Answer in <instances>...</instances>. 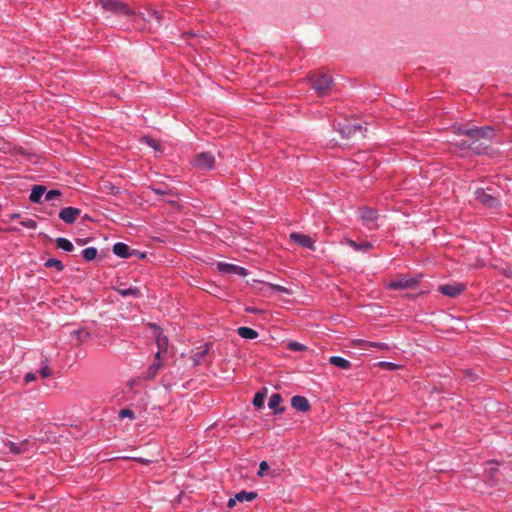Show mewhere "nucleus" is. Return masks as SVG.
Instances as JSON below:
<instances>
[{
	"label": "nucleus",
	"instance_id": "ea45409f",
	"mask_svg": "<svg viewBox=\"0 0 512 512\" xmlns=\"http://www.w3.org/2000/svg\"><path fill=\"white\" fill-rule=\"evenodd\" d=\"M269 469V465L266 461H262L259 465L258 476H264L265 472Z\"/></svg>",
	"mask_w": 512,
	"mask_h": 512
},
{
	"label": "nucleus",
	"instance_id": "7c9ffc66",
	"mask_svg": "<svg viewBox=\"0 0 512 512\" xmlns=\"http://www.w3.org/2000/svg\"><path fill=\"white\" fill-rule=\"evenodd\" d=\"M142 141L145 142L146 144H148L150 147H152L155 150H159L160 149L159 142L157 140L151 138V137L144 136L142 138Z\"/></svg>",
	"mask_w": 512,
	"mask_h": 512
},
{
	"label": "nucleus",
	"instance_id": "37998d69",
	"mask_svg": "<svg viewBox=\"0 0 512 512\" xmlns=\"http://www.w3.org/2000/svg\"><path fill=\"white\" fill-rule=\"evenodd\" d=\"M236 502H238V500L236 499V495H235L233 498H230L228 500L227 506L229 508H232V507H234L236 505Z\"/></svg>",
	"mask_w": 512,
	"mask_h": 512
},
{
	"label": "nucleus",
	"instance_id": "72a5a7b5",
	"mask_svg": "<svg viewBox=\"0 0 512 512\" xmlns=\"http://www.w3.org/2000/svg\"><path fill=\"white\" fill-rule=\"evenodd\" d=\"M119 294L126 297V296H130V295H137L139 293V290L138 288H126V289H119L118 290Z\"/></svg>",
	"mask_w": 512,
	"mask_h": 512
},
{
	"label": "nucleus",
	"instance_id": "58836bf2",
	"mask_svg": "<svg viewBox=\"0 0 512 512\" xmlns=\"http://www.w3.org/2000/svg\"><path fill=\"white\" fill-rule=\"evenodd\" d=\"M151 190L156 194V195H167V194H172L171 190H167L166 188H162V187H151Z\"/></svg>",
	"mask_w": 512,
	"mask_h": 512
},
{
	"label": "nucleus",
	"instance_id": "5701e85b",
	"mask_svg": "<svg viewBox=\"0 0 512 512\" xmlns=\"http://www.w3.org/2000/svg\"><path fill=\"white\" fill-rule=\"evenodd\" d=\"M235 495H236V499L238 500V502H244V501L251 502L257 497V493L254 491H250V492L241 491V492L236 493Z\"/></svg>",
	"mask_w": 512,
	"mask_h": 512
},
{
	"label": "nucleus",
	"instance_id": "4468645a",
	"mask_svg": "<svg viewBox=\"0 0 512 512\" xmlns=\"http://www.w3.org/2000/svg\"><path fill=\"white\" fill-rule=\"evenodd\" d=\"M211 349V344L206 343L201 347H198L195 352L192 354V360L194 365H200L203 362V358L209 353Z\"/></svg>",
	"mask_w": 512,
	"mask_h": 512
},
{
	"label": "nucleus",
	"instance_id": "423d86ee",
	"mask_svg": "<svg viewBox=\"0 0 512 512\" xmlns=\"http://www.w3.org/2000/svg\"><path fill=\"white\" fill-rule=\"evenodd\" d=\"M216 267L219 272L224 274H237L241 277H245L248 275V270L246 268L235 264L218 262L216 264Z\"/></svg>",
	"mask_w": 512,
	"mask_h": 512
},
{
	"label": "nucleus",
	"instance_id": "9b49d317",
	"mask_svg": "<svg viewBox=\"0 0 512 512\" xmlns=\"http://www.w3.org/2000/svg\"><path fill=\"white\" fill-rule=\"evenodd\" d=\"M81 210L75 207H65L59 212V218L66 224H73L80 215Z\"/></svg>",
	"mask_w": 512,
	"mask_h": 512
},
{
	"label": "nucleus",
	"instance_id": "bb28decb",
	"mask_svg": "<svg viewBox=\"0 0 512 512\" xmlns=\"http://www.w3.org/2000/svg\"><path fill=\"white\" fill-rule=\"evenodd\" d=\"M44 266L47 268H55V269H57V271H62L64 269L63 263L60 260L55 259V258L48 259L45 262Z\"/></svg>",
	"mask_w": 512,
	"mask_h": 512
},
{
	"label": "nucleus",
	"instance_id": "c756f323",
	"mask_svg": "<svg viewBox=\"0 0 512 512\" xmlns=\"http://www.w3.org/2000/svg\"><path fill=\"white\" fill-rule=\"evenodd\" d=\"M287 347L291 351H299V352L305 351L307 349V347L305 345H303L302 343L296 342V341L289 342Z\"/></svg>",
	"mask_w": 512,
	"mask_h": 512
},
{
	"label": "nucleus",
	"instance_id": "4c0bfd02",
	"mask_svg": "<svg viewBox=\"0 0 512 512\" xmlns=\"http://www.w3.org/2000/svg\"><path fill=\"white\" fill-rule=\"evenodd\" d=\"M40 374L43 378H47L51 375V369L47 363V360L44 362L43 366L40 369Z\"/></svg>",
	"mask_w": 512,
	"mask_h": 512
},
{
	"label": "nucleus",
	"instance_id": "473e14b6",
	"mask_svg": "<svg viewBox=\"0 0 512 512\" xmlns=\"http://www.w3.org/2000/svg\"><path fill=\"white\" fill-rule=\"evenodd\" d=\"M118 416L120 419H124V418L135 419V413L131 409H127V408L120 410Z\"/></svg>",
	"mask_w": 512,
	"mask_h": 512
},
{
	"label": "nucleus",
	"instance_id": "aec40b11",
	"mask_svg": "<svg viewBox=\"0 0 512 512\" xmlns=\"http://www.w3.org/2000/svg\"><path fill=\"white\" fill-rule=\"evenodd\" d=\"M281 402H282V398H281L280 394L274 393L269 398L268 406H269V408L274 409L275 413H281V412H283V408H278V406L280 405Z\"/></svg>",
	"mask_w": 512,
	"mask_h": 512
},
{
	"label": "nucleus",
	"instance_id": "6ab92c4d",
	"mask_svg": "<svg viewBox=\"0 0 512 512\" xmlns=\"http://www.w3.org/2000/svg\"><path fill=\"white\" fill-rule=\"evenodd\" d=\"M329 363L341 369H349L351 367L350 361L340 356H331Z\"/></svg>",
	"mask_w": 512,
	"mask_h": 512
},
{
	"label": "nucleus",
	"instance_id": "7ed1b4c3",
	"mask_svg": "<svg viewBox=\"0 0 512 512\" xmlns=\"http://www.w3.org/2000/svg\"><path fill=\"white\" fill-rule=\"evenodd\" d=\"M311 86L316 91L318 96H323L327 93L332 84V79L326 74L313 75L310 78Z\"/></svg>",
	"mask_w": 512,
	"mask_h": 512
},
{
	"label": "nucleus",
	"instance_id": "0eeeda50",
	"mask_svg": "<svg viewBox=\"0 0 512 512\" xmlns=\"http://www.w3.org/2000/svg\"><path fill=\"white\" fill-rule=\"evenodd\" d=\"M418 283L419 282L416 278H409L404 276L389 282L388 288L392 290L415 288Z\"/></svg>",
	"mask_w": 512,
	"mask_h": 512
},
{
	"label": "nucleus",
	"instance_id": "2f4dec72",
	"mask_svg": "<svg viewBox=\"0 0 512 512\" xmlns=\"http://www.w3.org/2000/svg\"><path fill=\"white\" fill-rule=\"evenodd\" d=\"M378 366L383 368V369L390 370V371H394V370H397L399 368L398 364H395V363H392V362H386V361L379 362Z\"/></svg>",
	"mask_w": 512,
	"mask_h": 512
},
{
	"label": "nucleus",
	"instance_id": "412c9836",
	"mask_svg": "<svg viewBox=\"0 0 512 512\" xmlns=\"http://www.w3.org/2000/svg\"><path fill=\"white\" fill-rule=\"evenodd\" d=\"M237 332L244 339H255L258 337V332L249 327H239Z\"/></svg>",
	"mask_w": 512,
	"mask_h": 512
},
{
	"label": "nucleus",
	"instance_id": "f8f14e48",
	"mask_svg": "<svg viewBox=\"0 0 512 512\" xmlns=\"http://www.w3.org/2000/svg\"><path fill=\"white\" fill-rule=\"evenodd\" d=\"M377 211L372 208H363L360 210V219L363 224L372 228L377 220Z\"/></svg>",
	"mask_w": 512,
	"mask_h": 512
},
{
	"label": "nucleus",
	"instance_id": "f3484780",
	"mask_svg": "<svg viewBox=\"0 0 512 512\" xmlns=\"http://www.w3.org/2000/svg\"><path fill=\"white\" fill-rule=\"evenodd\" d=\"M345 243L347 245H349L352 249L356 250V251L367 252V251H369L373 247L372 243L367 242V241L359 244V243L355 242L352 239H346Z\"/></svg>",
	"mask_w": 512,
	"mask_h": 512
},
{
	"label": "nucleus",
	"instance_id": "f257e3e1",
	"mask_svg": "<svg viewBox=\"0 0 512 512\" xmlns=\"http://www.w3.org/2000/svg\"><path fill=\"white\" fill-rule=\"evenodd\" d=\"M454 130L455 133L458 135H466L475 140H478L480 138H487L491 135L493 131L492 128L489 126L467 128L462 125L454 126Z\"/></svg>",
	"mask_w": 512,
	"mask_h": 512
},
{
	"label": "nucleus",
	"instance_id": "b1692460",
	"mask_svg": "<svg viewBox=\"0 0 512 512\" xmlns=\"http://www.w3.org/2000/svg\"><path fill=\"white\" fill-rule=\"evenodd\" d=\"M56 245H57V248L59 249H62L66 252H71L74 248L73 244L71 243V241H69L68 239L64 238V237H59L56 239Z\"/></svg>",
	"mask_w": 512,
	"mask_h": 512
},
{
	"label": "nucleus",
	"instance_id": "ddd939ff",
	"mask_svg": "<svg viewBox=\"0 0 512 512\" xmlns=\"http://www.w3.org/2000/svg\"><path fill=\"white\" fill-rule=\"evenodd\" d=\"M291 406L300 412H307L310 409V403L304 396H293L291 399Z\"/></svg>",
	"mask_w": 512,
	"mask_h": 512
},
{
	"label": "nucleus",
	"instance_id": "a18cd8bd",
	"mask_svg": "<svg viewBox=\"0 0 512 512\" xmlns=\"http://www.w3.org/2000/svg\"><path fill=\"white\" fill-rule=\"evenodd\" d=\"M458 146H459L460 148H463V149H464V148H469V147H470V145H468L466 142H462V143L458 144Z\"/></svg>",
	"mask_w": 512,
	"mask_h": 512
},
{
	"label": "nucleus",
	"instance_id": "39448f33",
	"mask_svg": "<svg viewBox=\"0 0 512 512\" xmlns=\"http://www.w3.org/2000/svg\"><path fill=\"white\" fill-rule=\"evenodd\" d=\"M193 164L199 170L209 171L215 166V158L209 152H202L196 155Z\"/></svg>",
	"mask_w": 512,
	"mask_h": 512
},
{
	"label": "nucleus",
	"instance_id": "cd10ccee",
	"mask_svg": "<svg viewBox=\"0 0 512 512\" xmlns=\"http://www.w3.org/2000/svg\"><path fill=\"white\" fill-rule=\"evenodd\" d=\"M265 285L273 291H277V292L284 293L287 295L292 294V291L284 286H281L278 284H272V283H265Z\"/></svg>",
	"mask_w": 512,
	"mask_h": 512
},
{
	"label": "nucleus",
	"instance_id": "20e7f679",
	"mask_svg": "<svg viewBox=\"0 0 512 512\" xmlns=\"http://www.w3.org/2000/svg\"><path fill=\"white\" fill-rule=\"evenodd\" d=\"M151 329L153 330V337L155 339V343L158 346V351L155 354L156 359H160L162 353H165L168 348V338L165 336L161 330V328L155 324H150Z\"/></svg>",
	"mask_w": 512,
	"mask_h": 512
},
{
	"label": "nucleus",
	"instance_id": "a19ab883",
	"mask_svg": "<svg viewBox=\"0 0 512 512\" xmlns=\"http://www.w3.org/2000/svg\"><path fill=\"white\" fill-rule=\"evenodd\" d=\"M24 379H25V382H26V383H29V382H32V381H34V380L36 379V375H35L34 373H31V372H30V373H27V374L25 375V378H24Z\"/></svg>",
	"mask_w": 512,
	"mask_h": 512
},
{
	"label": "nucleus",
	"instance_id": "de8ad7c7",
	"mask_svg": "<svg viewBox=\"0 0 512 512\" xmlns=\"http://www.w3.org/2000/svg\"><path fill=\"white\" fill-rule=\"evenodd\" d=\"M145 256H146V255H145L144 253L139 254V257H141V258H145Z\"/></svg>",
	"mask_w": 512,
	"mask_h": 512
},
{
	"label": "nucleus",
	"instance_id": "09e8293b",
	"mask_svg": "<svg viewBox=\"0 0 512 512\" xmlns=\"http://www.w3.org/2000/svg\"><path fill=\"white\" fill-rule=\"evenodd\" d=\"M12 230H13V231H19V229H18V228H16V227H15V228H12Z\"/></svg>",
	"mask_w": 512,
	"mask_h": 512
},
{
	"label": "nucleus",
	"instance_id": "e433bc0d",
	"mask_svg": "<svg viewBox=\"0 0 512 512\" xmlns=\"http://www.w3.org/2000/svg\"><path fill=\"white\" fill-rule=\"evenodd\" d=\"M61 196V192L59 190H50L45 194V200L46 201H52L54 199H57Z\"/></svg>",
	"mask_w": 512,
	"mask_h": 512
},
{
	"label": "nucleus",
	"instance_id": "c03bdc74",
	"mask_svg": "<svg viewBox=\"0 0 512 512\" xmlns=\"http://www.w3.org/2000/svg\"><path fill=\"white\" fill-rule=\"evenodd\" d=\"M246 311H247V312H250V313H257V312H258V310H257V309L252 308V307H247V308H246Z\"/></svg>",
	"mask_w": 512,
	"mask_h": 512
},
{
	"label": "nucleus",
	"instance_id": "f03ea898",
	"mask_svg": "<svg viewBox=\"0 0 512 512\" xmlns=\"http://www.w3.org/2000/svg\"><path fill=\"white\" fill-rule=\"evenodd\" d=\"M99 3L106 11L126 16L133 15L132 10L120 0H99Z\"/></svg>",
	"mask_w": 512,
	"mask_h": 512
},
{
	"label": "nucleus",
	"instance_id": "dca6fc26",
	"mask_svg": "<svg viewBox=\"0 0 512 512\" xmlns=\"http://www.w3.org/2000/svg\"><path fill=\"white\" fill-rule=\"evenodd\" d=\"M46 192V188L43 185L33 186L29 199L33 203H40L42 196Z\"/></svg>",
	"mask_w": 512,
	"mask_h": 512
},
{
	"label": "nucleus",
	"instance_id": "49530a36",
	"mask_svg": "<svg viewBox=\"0 0 512 512\" xmlns=\"http://www.w3.org/2000/svg\"><path fill=\"white\" fill-rule=\"evenodd\" d=\"M10 218H11V219H19V218H21V217H20V214H16V213H15V214H12V215L10 216Z\"/></svg>",
	"mask_w": 512,
	"mask_h": 512
},
{
	"label": "nucleus",
	"instance_id": "f704fd0d",
	"mask_svg": "<svg viewBox=\"0 0 512 512\" xmlns=\"http://www.w3.org/2000/svg\"><path fill=\"white\" fill-rule=\"evenodd\" d=\"M265 396L262 393H256L253 399L255 407L261 408L264 404Z\"/></svg>",
	"mask_w": 512,
	"mask_h": 512
},
{
	"label": "nucleus",
	"instance_id": "1a4fd4ad",
	"mask_svg": "<svg viewBox=\"0 0 512 512\" xmlns=\"http://www.w3.org/2000/svg\"><path fill=\"white\" fill-rule=\"evenodd\" d=\"M289 238L291 241H293L294 243L300 245V246H303L305 248H308L310 250H315V240L312 239L310 236L308 235H305V234H301V233H297V232H293L289 235Z\"/></svg>",
	"mask_w": 512,
	"mask_h": 512
},
{
	"label": "nucleus",
	"instance_id": "a211bd4d",
	"mask_svg": "<svg viewBox=\"0 0 512 512\" xmlns=\"http://www.w3.org/2000/svg\"><path fill=\"white\" fill-rule=\"evenodd\" d=\"M356 343L363 349L378 348L381 350H388L389 346L382 342H370L365 340H357Z\"/></svg>",
	"mask_w": 512,
	"mask_h": 512
},
{
	"label": "nucleus",
	"instance_id": "a878e982",
	"mask_svg": "<svg viewBox=\"0 0 512 512\" xmlns=\"http://www.w3.org/2000/svg\"><path fill=\"white\" fill-rule=\"evenodd\" d=\"M98 255V251L94 247L85 248L82 251V256L86 261H93Z\"/></svg>",
	"mask_w": 512,
	"mask_h": 512
},
{
	"label": "nucleus",
	"instance_id": "2eb2a0df",
	"mask_svg": "<svg viewBox=\"0 0 512 512\" xmlns=\"http://www.w3.org/2000/svg\"><path fill=\"white\" fill-rule=\"evenodd\" d=\"M113 253L121 258H129L132 255L129 246L122 242L113 245Z\"/></svg>",
	"mask_w": 512,
	"mask_h": 512
},
{
	"label": "nucleus",
	"instance_id": "c9c22d12",
	"mask_svg": "<svg viewBox=\"0 0 512 512\" xmlns=\"http://www.w3.org/2000/svg\"><path fill=\"white\" fill-rule=\"evenodd\" d=\"M24 446H25L24 443H21L19 445L16 443H10L9 448H10L11 452H13L15 454H20L25 451Z\"/></svg>",
	"mask_w": 512,
	"mask_h": 512
},
{
	"label": "nucleus",
	"instance_id": "6e6552de",
	"mask_svg": "<svg viewBox=\"0 0 512 512\" xmlns=\"http://www.w3.org/2000/svg\"><path fill=\"white\" fill-rule=\"evenodd\" d=\"M465 288L466 286L464 284L454 282L451 284L440 285L438 291L445 296L454 298L460 295Z\"/></svg>",
	"mask_w": 512,
	"mask_h": 512
},
{
	"label": "nucleus",
	"instance_id": "c85d7f7f",
	"mask_svg": "<svg viewBox=\"0 0 512 512\" xmlns=\"http://www.w3.org/2000/svg\"><path fill=\"white\" fill-rule=\"evenodd\" d=\"M19 224L24 227V228H27V229H36L37 228V223L36 221H34L33 219L31 218H21Z\"/></svg>",
	"mask_w": 512,
	"mask_h": 512
},
{
	"label": "nucleus",
	"instance_id": "9d476101",
	"mask_svg": "<svg viewBox=\"0 0 512 512\" xmlns=\"http://www.w3.org/2000/svg\"><path fill=\"white\" fill-rule=\"evenodd\" d=\"M475 195L477 201L488 208H495L499 204L497 198H495L491 194H488L484 189L476 190Z\"/></svg>",
	"mask_w": 512,
	"mask_h": 512
},
{
	"label": "nucleus",
	"instance_id": "4be33fe9",
	"mask_svg": "<svg viewBox=\"0 0 512 512\" xmlns=\"http://www.w3.org/2000/svg\"><path fill=\"white\" fill-rule=\"evenodd\" d=\"M161 366H162V363L159 361V359L155 358V361L148 367L145 377L147 379L154 378L156 376V374L158 373L159 369L161 368Z\"/></svg>",
	"mask_w": 512,
	"mask_h": 512
},
{
	"label": "nucleus",
	"instance_id": "393cba45",
	"mask_svg": "<svg viewBox=\"0 0 512 512\" xmlns=\"http://www.w3.org/2000/svg\"><path fill=\"white\" fill-rule=\"evenodd\" d=\"M71 336L77 340L78 344H81V343L85 342L90 337V333L83 329H78V330H73L71 332Z\"/></svg>",
	"mask_w": 512,
	"mask_h": 512
},
{
	"label": "nucleus",
	"instance_id": "79ce46f5",
	"mask_svg": "<svg viewBox=\"0 0 512 512\" xmlns=\"http://www.w3.org/2000/svg\"><path fill=\"white\" fill-rule=\"evenodd\" d=\"M346 129L348 130L347 135H350V134H351V132H352V130H353V132L360 131V130H361V126H356V125H354V126H348V127H346Z\"/></svg>",
	"mask_w": 512,
	"mask_h": 512
}]
</instances>
